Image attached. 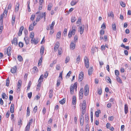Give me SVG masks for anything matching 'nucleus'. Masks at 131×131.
<instances>
[{
    "label": "nucleus",
    "instance_id": "1",
    "mask_svg": "<svg viewBox=\"0 0 131 131\" xmlns=\"http://www.w3.org/2000/svg\"><path fill=\"white\" fill-rule=\"evenodd\" d=\"M77 82H75L73 85H72L70 86V92L71 94L73 93V91L74 89H76L77 88Z\"/></svg>",
    "mask_w": 131,
    "mask_h": 131
},
{
    "label": "nucleus",
    "instance_id": "2",
    "mask_svg": "<svg viewBox=\"0 0 131 131\" xmlns=\"http://www.w3.org/2000/svg\"><path fill=\"white\" fill-rule=\"evenodd\" d=\"M85 66L87 68H89V61L88 58L86 56H85L84 58Z\"/></svg>",
    "mask_w": 131,
    "mask_h": 131
},
{
    "label": "nucleus",
    "instance_id": "3",
    "mask_svg": "<svg viewBox=\"0 0 131 131\" xmlns=\"http://www.w3.org/2000/svg\"><path fill=\"white\" fill-rule=\"evenodd\" d=\"M89 92L88 86L86 85L84 87V94L86 96L87 95Z\"/></svg>",
    "mask_w": 131,
    "mask_h": 131
},
{
    "label": "nucleus",
    "instance_id": "4",
    "mask_svg": "<svg viewBox=\"0 0 131 131\" xmlns=\"http://www.w3.org/2000/svg\"><path fill=\"white\" fill-rule=\"evenodd\" d=\"M80 125L81 126H82L83 125L84 121V118L83 115V114H82L80 115Z\"/></svg>",
    "mask_w": 131,
    "mask_h": 131
},
{
    "label": "nucleus",
    "instance_id": "5",
    "mask_svg": "<svg viewBox=\"0 0 131 131\" xmlns=\"http://www.w3.org/2000/svg\"><path fill=\"white\" fill-rule=\"evenodd\" d=\"M77 30V27L73 25L72 26L71 30V32L73 33V35H74Z\"/></svg>",
    "mask_w": 131,
    "mask_h": 131
},
{
    "label": "nucleus",
    "instance_id": "6",
    "mask_svg": "<svg viewBox=\"0 0 131 131\" xmlns=\"http://www.w3.org/2000/svg\"><path fill=\"white\" fill-rule=\"evenodd\" d=\"M84 76V73L83 72L81 71L80 72L79 77V81L81 82Z\"/></svg>",
    "mask_w": 131,
    "mask_h": 131
},
{
    "label": "nucleus",
    "instance_id": "7",
    "mask_svg": "<svg viewBox=\"0 0 131 131\" xmlns=\"http://www.w3.org/2000/svg\"><path fill=\"white\" fill-rule=\"evenodd\" d=\"M32 121V120H30L26 127L25 131H29L30 128V123Z\"/></svg>",
    "mask_w": 131,
    "mask_h": 131
},
{
    "label": "nucleus",
    "instance_id": "8",
    "mask_svg": "<svg viewBox=\"0 0 131 131\" xmlns=\"http://www.w3.org/2000/svg\"><path fill=\"white\" fill-rule=\"evenodd\" d=\"M59 46V43L58 42H57L55 45L54 48V51L55 52H56L57 49H58Z\"/></svg>",
    "mask_w": 131,
    "mask_h": 131
},
{
    "label": "nucleus",
    "instance_id": "9",
    "mask_svg": "<svg viewBox=\"0 0 131 131\" xmlns=\"http://www.w3.org/2000/svg\"><path fill=\"white\" fill-rule=\"evenodd\" d=\"M86 105H82V113L83 115L84 114L86 110Z\"/></svg>",
    "mask_w": 131,
    "mask_h": 131
},
{
    "label": "nucleus",
    "instance_id": "10",
    "mask_svg": "<svg viewBox=\"0 0 131 131\" xmlns=\"http://www.w3.org/2000/svg\"><path fill=\"white\" fill-rule=\"evenodd\" d=\"M84 30V28L82 27L81 26L79 27L78 28V30L80 32V33L81 34H83Z\"/></svg>",
    "mask_w": 131,
    "mask_h": 131
},
{
    "label": "nucleus",
    "instance_id": "11",
    "mask_svg": "<svg viewBox=\"0 0 131 131\" xmlns=\"http://www.w3.org/2000/svg\"><path fill=\"white\" fill-rule=\"evenodd\" d=\"M12 44H14L15 45H18L17 39L15 37L14 38L13 40L12 41Z\"/></svg>",
    "mask_w": 131,
    "mask_h": 131
},
{
    "label": "nucleus",
    "instance_id": "12",
    "mask_svg": "<svg viewBox=\"0 0 131 131\" xmlns=\"http://www.w3.org/2000/svg\"><path fill=\"white\" fill-rule=\"evenodd\" d=\"M83 94V89L81 88L80 89L79 93V96L81 99H82Z\"/></svg>",
    "mask_w": 131,
    "mask_h": 131
},
{
    "label": "nucleus",
    "instance_id": "13",
    "mask_svg": "<svg viewBox=\"0 0 131 131\" xmlns=\"http://www.w3.org/2000/svg\"><path fill=\"white\" fill-rule=\"evenodd\" d=\"M24 29V27L23 26H22L20 27L19 30V32L18 33V35L19 36H20L22 34V32Z\"/></svg>",
    "mask_w": 131,
    "mask_h": 131
},
{
    "label": "nucleus",
    "instance_id": "14",
    "mask_svg": "<svg viewBox=\"0 0 131 131\" xmlns=\"http://www.w3.org/2000/svg\"><path fill=\"white\" fill-rule=\"evenodd\" d=\"M12 48L10 47H8L6 53L7 54L8 56H10L11 55L10 51L11 50Z\"/></svg>",
    "mask_w": 131,
    "mask_h": 131
},
{
    "label": "nucleus",
    "instance_id": "15",
    "mask_svg": "<svg viewBox=\"0 0 131 131\" xmlns=\"http://www.w3.org/2000/svg\"><path fill=\"white\" fill-rule=\"evenodd\" d=\"M17 69V67L15 66L12 68L11 70V71L13 73H15L16 72Z\"/></svg>",
    "mask_w": 131,
    "mask_h": 131
},
{
    "label": "nucleus",
    "instance_id": "16",
    "mask_svg": "<svg viewBox=\"0 0 131 131\" xmlns=\"http://www.w3.org/2000/svg\"><path fill=\"white\" fill-rule=\"evenodd\" d=\"M14 111V105L12 104L10 107V111L11 113H13Z\"/></svg>",
    "mask_w": 131,
    "mask_h": 131
},
{
    "label": "nucleus",
    "instance_id": "17",
    "mask_svg": "<svg viewBox=\"0 0 131 131\" xmlns=\"http://www.w3.org/2000/svg\"><path fill=\"white\" fill-rule=\"evenodd\" d=\"M52 6L53 5L52 3H49L47 6V10L49 11L51 10Z\"/></svg>",
    "mask_w": 131,
    "mask_h": 131
},
{
    "label": "nucleus",
    "instance_id": "18",
    "mask_svg": "<svg viewBox=\"0 0 131 131\" xmlns=\"http://www.w3.org/2000/svg\"><path fill=\"white\" fill-rule=\"evenodd\" d=\"M75 44L73 42H71L70 45V48L71 49L73 50L75 47Z\"/></svg>",
    "mask_w": 131,
    "mask_h": 131
},
{
    "label": "nucleus",
    "instance_id": "19",
    "mask_svg": "<svg viewBox=\"0 0 131 131\" xmlns=\"http://www.w3.org/2000/svg\"><path fill=\"white\" fill-rule=\"evenodd\" d=\"M128 107L127 105V104H125L124 107V111L125 113L126 114H127L128 112Z\"/></svg>",
    "mask_w": 131,
    "mask_h": 131
},
{
    "label": "nucleus",
    "instance_id": "20",
    "mask_svg": "<svg viewBox=\"0 0 131 131\" xmlns=\"http://www.w3.org/2000/svg\"><path fill=\"white\" fill-rule=\"evenodd\" d=\"M15 19V15H13L12 17V24L13 25H14Z\"/></svg>",
    "mask_w": 131,
    "mask_h": 131
},
{
    "label": "nucleus",
    "instance_id": "21",
    "mask_svg": "<svg viewBox=\"0 0 131 131\" xmlns=\"http://www.w3.org/2000/svg\"><path fill=\"white\" fill-rule=\"evenodd\" d=\"M19 4L18 2L16 3L15 10V12H17L18 11L19 8Z\"/></svg>",
    "mask_w": 131,
    "mask_h": 131
},
{
    "label": "nucleus",
    "instance_id": "22",
    "mask_svg": "<svg viewBox=\"0 0 131 131\" xmlns=\"http://www.w3.org/2000/svg\"><path fill=\"white\" fill-rule=\"evenodd\" d=\"M93 71V69L92 67H90L88 71V74L89 75H91L92 74V72Z\"/></svg>",
    "mask_w": 131,
    "mask_h": 131
},
{
    "label": "nucleus",
    "instance_id": "23",
    "mask_svg": "<svg viewBox=\"0 0 131 131\" xmlns=\"http://www.w3.org/2000/svg\"><path fill=\"white\" fill-rule=\"evenodd\" d=\"M61 32L60 31L58 32L56 35V39H59L61 36Z\"/></svg>",
    "mask_w": 131,
    "mask_h": 131
},
{
    "label": "nucleus",
    "instance_id": "24",
    "mask_svg": "<svg viewBox=\"0 0 131 131\" xmlns=\"http://www.w3.org/2000/svg\"><path fill=\"white\" fill-rule=\"evenodd\" d=\"M76 97L75 96H73L72 99V103L73 105H75L76 104Z\"/></svg>",
    "mask_w": 131,
    "mask_h": 131
},
{
    "label": "nucleus",
    "instance_id": "25",
    "mask_svg": "<svg viewBox=\"0 0 131 131\" xmlns=\"http://www.w3.org/2000/svg\"><path fill=\"white\" fill-rule=\"evenodd\" d=\"M44 47L43 46H42L41 47L40 50V53L41 55V56H42V55L43 54L44 52Z\"/></svg>",
    "mask_w": 131,
    "mask_h": 131
},
{
    "label": "nucleus",
    "instance_id": "26",
    "mask_svg": "<svg viewBox=\"0 0 131 131\" xmlns=\"http://www.w3.org/2000/svg\"><path fill=\"white\" fill-rule=\"evenodd\" d=\"M81 59V57L80 55H79L77 58L76 60V63H79Z\"/></svg>",
    "mask_w": 131,
    "mask_h": 131
},
{
    "label": "nucleus",
    "instance_id": "27",
    "mask_svg": "<svg viewBox=\"0 0 131 131\" xmlns=\"http://www.w3.org/2000/svg\"><path fill=\"white\" fill-rule=\"evenodd\" d=\"M24 39L25 40L26 44V45H28L29 43V40L28 38L27 37H25Z\"/></svg>",
    "mask_w": 131,
    "mask_h": 131
},
{
    "label": "nucleus",
    "instance_id": "28",
    "mask_svg": "<svg viewBox=\"0 0 131 131\" xmlns=\"http://www.w3.org/2000/svg\"><path fill=\"white\" fill-rule=\"evenodd\" d=\"M55 22L54 21H53L51 25L50 24L49 25L50 26V29L52 30L53 29L54 26V25Z\"/></svg>",
    "mask_w": 131,
    "mask_h": 131
},
{
    "label": "nucleus",
    "instance_id": "29",
    "mask_svg": "<svg viewBox=\"0 0 131 131\" xmlns=\"http://www.w3.org/2000/svg\"><path fill=\"white\" fill-rule=\"evenodd\" d=\"M105 80L106 82H107L109 83H111V80L109 77L108 76L106 77L105 78Z\"/></svg>",
    "mask_w": 131,
    "mask_h": 131
},
{
    "label": "nucleus",
    "instance_id": "30",
    "mask_svg": "<svg viewBox=\"0 0 131 131\" xmlns=\"http://www.w3.org/2000/svg\"><path fill=\"white\" fill-rule=\"evenodd\" d=\"M116 78L117 81L118 82L120 83H122V80L118 76H116Z\"/></svg>",
    "mask_w": 131,
    "mask_h": 131
},
{
    "label": "nucleus",
    "instance_id": "31",
    "mask_svg": "<svg viewBox=\"0 0 131 131\" xmlns=\"http://www.w3.org/2000/svg\"><path fill=\"white\" fill-rule=\"evenodd\" d=\"M43 74L41 75L40 78H39L38 82H41L43 81Z\"/></svg>",
    "mask_w": 131,
    "mask_h": 131
},
{
    "label": "nucleus",
    "instance_id": "32",
    "mask_svg": "<svg viewBox=\"0 0 131 131\" xmlns=\"http://www.w3.org/2000/svg\"><path fill=\"white\" fill-rule=\"evenodd\" d=\"M53 90H51L49 92V96L50 98H52L53 96Z\"/></svg>",
    "mask_w": 131,
    "mask_h": 131
},
{
    "label": "nucleus",
    "instance_id": "33",
    "mask_svg": "<svg viewBox=\"0 0 131 131\" xmlns=\"http://www.w3.org/2000/svg\"><path fill=\"white\" fill-rule=\"evenodd\" d=\"M34 26L32 24H31L29 27V31H31L32 30L34 29Z\"/></svg>",
    "mask_w": 131,
    "mask_h": 131
},
{
    "label": "nucleus",
    "instance_id": "34",
    "mask_svg": "<svg viewBox=\"0 0 131 131\" xmlns=\"http://www.w3.org/2000/svg\"><path fill=\"white\" fill-rule=\"evenodd\" d=\"M46 13L45 12L43 13H42V15H41L40 16V18H42L43 17H44V19H45V20L46 19Z\"/></svg>",
    "mask_w": 131,
    "mask_h": 131
},
{
    "label": "nucleus",
    "instance_id": "35",
    "mask_svg": "<svg viewBox=\"0 0 131 131\" xmlns=\"http://www.w3.org/2000/svg\"><path fill=\"white\" fill-rule=\"evenodd\" d=\"M21 81L20 80H19L18 82L17 86L18 89H19L21 86Z\"/></svg>",
    "mask_w": 131,
    "mask_h": 131
},
{
    "label": "nucleus",
    "instance_id": "36",
    "mask_svg": "<svg viewBox=\"0 0 131 131\" xmlns=\"http://www.w3.org/2000/svg\"><path fill=\"white\" fill-rule=\"evenodd\" d=\"M85 121L86 122L88 123L89 122V118L88 115L87 114L85 115Z\"/></svg>",
    "mask_w": 131,
    "mask_h": 131
},
{
    "label": "nucleus",
    "instance_id": "37",
    "mask_svg": "<svg viewBox=\"0 0 131 131\" xmlns=\"http://www.w3.org/2000/svg\"><path fill=\"white\" fill-rule=\"evenodd\" d=\"M30 110L29 109V107H28L27 108V109L26 116H29L30 115Z\"/></svg>",
    "mask_w": 131,
    "mask_h": 131
},
{
    "label": "nucleus",
    "instance_id": "38",
    "mask_svg": "<svg viewBox=\"0 0 131 131\" xmlns=\"http://www.w3.org/2000/svg\"><path fill=\"white\" fill-rule=\"evenodd\" d=\"M101 111L100 110H98L97 111H96L95 113V115L96 117H98L99 116V113H100Z\"/></svg>",
    "mask_w": 131,
    "mask_h": 131
},
{
    "label": "nucleus",
    "instance_id": "39",
    "mask_svg": "<svg viewBox=\"0 0 131 131\" xmlns=\"http://www.w3.org/2000/svg\"><path fill=\"white\" fill-rule=\"evenodd\" d=\"M66 102V100L65 99H63L62 100L60 101L59 102V103L60 104H64Z\"/></svg>",
    "mask_w": 131,
    "mask_h": 131
},
{
    "label": "nucleus",
    "instance_id": "40",
    "mask_svg": "<svg viewBox=\"0 0 131 131\" xmlns=\"http://www.w3.org/2000/svg\"><path fill=\"white\" fill-rule=\"evenodd\" d=\"M17 59L19 61H21L23 60V58L20 55H18V56Z\"/></svg>",
    "mask_w": 131,
    "mask_h": 131
},
{
    "label": "nucleus",
    "instance_id": "41",
    "mask_svg": "<svg viewBox=\"0 0 131 131\" xmlns=\"http://www.w3.org/2000/svg\"><path fill=\"white\" fill-rule=\"evenodd\" d=\"M73 35V33H72L71 32V30L69 31V34L68 35V37L69 38H70L72 36V35Z\"/></svg>",
    "mask_w": 131,
    "mask_h": 131
},
{
    "label": "nucleus",
    "instance_id": "42",
    "mask_svg": "<svg viewBox=\"0 0 131 131\" xmlns=\"http://www.w3.org/2000/svg\"><path fill=\"white\" fill-rule=\"evenodd\" d=\"M108 16L109 17H113L114 16L113 12H111L110 13H108Z\"/></svg>",
    "mask_w": 131,
    "mask_h": 131
},
{
    "label": "nucleus",
    "instance_id": "43",
    "mask_svg": "<svg viewBox=\"0 0 131 131\" xmlns=\"http://www.w3.org/2000/svg\"><path fill=\"white\" fill-rule=\"evenodd\" d=\"M9 80L8 78L6 79V85L8 86H9Z\"/></svg>",
    "mask_w": 131,
    "mask_h": 131
},
{
    "label": "nucleus",
    "instance_id": "44",
    "mask_svg": "<svg viewBox=\"0 0 131 131\" xmlns=\"http://www.w3.org/2000/svg\"><path fill=\"white\" fill-rule=\"evenodd\" d=\"M67 29L66 28L64 29L63 32V35H64V36L67 35Z\"/></svg>",
    "mask_w": 131,
    "mask_h": 131
},
{
    "label": "nucleus",
    "instance_id": "45",
    "mask_svg": "<svg viewBox=\"0 0 131 131\" xmlns=\"http://www.w3.org/2000/svg\"><path fill=\"white\" fill-rule=\"evenodd\" d=\"M112 28L114 30H116V26L115 24H112Z\"/></svg>",
    "mask_w": 131,
    "mask_h": 131
},
{
    "label": "nucleus",
    "instance_id": "46",
    "mask_svg": "<svg viewBox=\"0 0 131 131\" xmlns=\"http://www.w3.org/2000/svg\"><path fill=\"white\" fill-rule=\"evenodd\" d=\"M38 84L37 86V89H38L39 88H40L41 85V82H38Z\"/></svg>",
    "mask_w": 131,
    "mask_h": 131
},
{
    "label": "nucleus",
    "instance_id": "47",
    "mask_svg": "<svg viewBox=\"0 0 131 131\" xmlns=\"http://www.w3.org/2000/svg\"><path fill=\"white\" fill-rule=\"evenodd\" d=\"M31 84V81H30L29 82L27 88V90H29L30 89Z\"/></svg>",
    "mask_w": 131,
    "mask_h": 131
},
{
    "label": "nucleus",
    "instance_id": "48",
    "mask_svg": "<svg viewBox=\"0 0 131 131\" xmlns=\"http://www.w3.org/2000/svg\"><path fill=\"white\" fill-rule=\"evenodd\" d=\"M62 52V49L60 48L58 51V53L59 55L61 54Z\"/></svg>",
    "mask_w": 131,
    "mask_h": 131
},
{
    "label": "nucleus",
    "instance_id": "49",
    "mask_svg": "<svg viewBox=\"0 0 131 131\" xmlns=\"http://www.w3.org/2000/svg\"><path fill=\"white\" fill-rule=\"evenodd\" d=\"M81 18H79L78 19V20L77 22V24H79V25L81 23Z\"/></svg>",
    "mask_w": 131,
    "mask_h": 131
},
{
    "label": "nucleus",
    "instance_id": "50",
    "mask_svg": "<svg viewBox=\"0 0 131 131\" xmlns=\"http://www.w3.org/2000/svg\"><path fill=\"white\" fill-rule=\"evenodd\" d=\"M76 19L75 17H73L71 19V22L72 23L74 22L76 20Z\"/></svg>",
    "mask_w": 131,
    "mask_h": 131
},
{
    "label": "nucleus",
    "instance_id": "51",
    "mask_svg": "<svg viewBox=\"0 0 131 131\" xmlns=\"http://www.w3.org/2000/svg\"><path fill=\"white\" fill-rule=\"evenodd\" d=\"M120 4L121 6L123 7H124L125 6V3L123 2H120Z\"/></svg>",
    "mask_w": 131,
    "mask_h": 131
},
{
    "label": "nucleus",
    "instance_id": "52",
    "mask_svg": "<svg viewBox=\"0 0 131 131\" xmlns=\"http://www.w3.org/2000/svg\"><path fill=\"white\" fill-rule=\"evenodd\" d=\"M115 74L117 76H118L119 75V72L118 70H116L115 71Z\"/></svg>",
    "mask_w": 131,
    "mask_h": 131
},
{
    "label": "nucleus",
    "instance_id": "53",
    "mask_svg": "<svg viewBox=\"0 0 131 131\" xmlns=\"http://www.w3.org/2000/svg\"><path fill=\"white\" fill-rule=\"evenodd\" d=\"M34 33L31 32L30 34V37L31 38V39H32L34 38Z\"/></svg>",
    "mask_w": 131,
    "mask_h": 131
},
{
    "label": "nucleus",
    "instance_id": "54",
    "mask_svg": "<svg viewBox=\"0 0 131 131\" xmlns=\"http://www.w3.org/2000/svg\"><path fill=\"white\" fill-rule=\"evenodd\" d=\"M77 2H76L73 1H72L71 3V5L73 6H74L76 4Z\"/></svg>",
    "mask_w": 131,
    "mask_h": 131
},
{
    "label": "nucleus",
    "instance_id": "55",
    "mask_svg": "<svg viewBox=\"0 0 131 131\" xmlns=\"http://www.w3.org/2000/svg\"><path fill=\"white\" fill-rule=\"evenodd\" d=\"M37 106H36L34 108L33 110V112L35 113L37 112Z\"/></svg>",
    "mask_w": 131,
    "mask_h": 131
},
{
    "label": "nucleus",
    "instance_id": "56",
    "mask_svg": "<svg viewBox=\"0 0 131 131\" xmlns=\"http://www.w3.org/2000/svg\"><path fill=\"white\" fill-rule=\"evenodd\" d=\"M98 93L99 95H101L102 92V90L101 89H99L98 90Z\"/></svg>",
    "mask_w": 131,
    "mask_h": 131
},
{
    "label": "nucleus",
    "instance_id": "57",
    "mask_svg": "<svg viewBox=\"0 0 131 131\" xmlns=\"http://www.w3.org/2000/svg\"><path fill=\"white\" fill-rule=\"evenodd\" d=\"M78 36L77 35L74 36V41L75 42H76L77 41Z\"/></svg>",
    "mask_w": 131,
    "mask_h": 131
},
{
    "label": "nucleus",
    "instance_id": "58",
    "mask_svg": "<svg viewBox=\"0 0 131 131\" xmlns=\"http://www.w3.org/2000/svg\"><path fill=\"white\" fill-rule=\"evenodd\" d=\"M32 93L31 92H30V93L28 94V97L29 99H30L31 98L32 96Z\"/></svg>",
    "mask_w": 131,
    "mask_h": 131
},
{
    "label": "nucleus",
    "instance_id": "59",
    "mask_svg": "<svg viewBox=\"0 0 131 131\" xmlns=\"http://www.w3.org/2000/svg\"><path fill=\"white\" fill-rule=\"evenodd\" d=\"M46 108L45 107H44L43 108V109L42 111V112L43 115L45 114L46 112Z\"/></svg>",
    "mask_w": 131,
    "mask_h": 131
},
{
    "label": "nucleus",
    "instance_id": "60",
    "mask_svg": "<svg viewBox=\"0 0 131 131\" xmlns=\"http://www.w3.org/2000/svg\"><path fill=\"white\" fill-rule=\"evenodd\" d=\"M70 58L69 57H66L65 60V63H67L69 60Z\"/></svg>",
    "mask_w": 131,
    "mask_h": 131
},
{
    "label": "nucleus",
    "instance_id": "61",
    "mask_svg": "<svg viewBox=\"0 0 131 131\" xmlns=\"http://www.w3.org/2000/svg\"><path fill=\"white\" fill-rule=\"evenodd\" d=\"M19 46L20 47L22 48L23 47V44L22 42H20L19 43Z\"/></svg>",
    "mask_w": 131,
    "mask_h": 131
},
{
    "label": "nucleus",
    "instance_id": "62",
    "mask_svg": "<svg viewBox=\"0 0 131 131\" xmlns=\"http://www.w3.org/2000/svg\"><path fill=\"white\" fill-rule=\"evenodd\" d=\"M33 70H34V72H37V71L38 70V69L36 67H33Z\"/></svg>",
    "mask_w": 131,
    "mask_h": 131
},
{
    "label": "nucleus",
    "instance_id": "63",
    "mask_svg": "<svg viewBox=\"0 0 131 131\" xmlns=\"http://www.w3.org/2000/svg\"><path fill=\"white\" fill-rule=\"evenodd\" d=\"M18 125H22V121L21 119L18 122Z\"/></svg>",
    "mask_w": 131,
    "mask_h": 131
},
{
    "label": "nucleus",
    "instance_id": "64",
    "mask_svg": "<svg viewBox=\"0 0 131 131\" xmlns=\"http://www.w3.org/2000/svg\"><path fill=\"white\" fill-rule=\"evenodd\" d=\"M88 125H86L85 126V130L86 131H90L89 128H88Z\"/></svg>",
    "mask_w": 131,
    "mask_h": 131
}]
</instances>
